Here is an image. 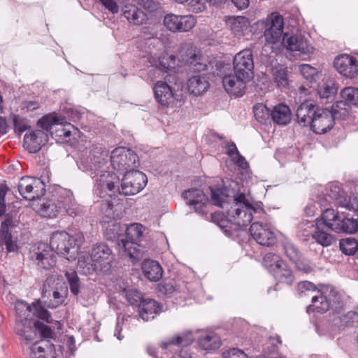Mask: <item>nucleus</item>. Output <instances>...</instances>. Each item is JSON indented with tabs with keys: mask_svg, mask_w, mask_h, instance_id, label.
<instances>
[{
	"mask_svg": "<svg viewBox=\"0 0 358 358\" xmlns=\"http://www.w3.org/2000/svg\"><path fill=\"white\" fill-rule=\"evenodd\" d=\"M15 310L18 320L15 330L17 334L28 341L31 340V324L34 322L35 317L47 323H50L52 320L50 313L42 306L39 301L33 302L31 305L24 301H17L15 303Z\"/></svg>",
	"mask_w": 358,
	"mask_h": 358,
	"instance_id": "nucleus-1",
	"label": "nucleus"
},
{
	"mask_svg": "<svg viewBox=\"0 0 358 358\" xmlns=\"http://www.w3.org/2000/svg\"><path fill=\"white\" fill-rule=\"evenodd\" d=\"M257 209L250 203L244 193L237 194L234 199L231 208L227 212L229 229H226L227 234L232 231H238L247 227L253 218Z\"/></svg>",
	"mask_w": 358,
	"mask_h": 358,
	"instance_id": "nucleus-2",
	"label": "nucleus"
},
{
	"mask_svg": "<svg viewBox=\"0 0 358 358\" xmlns=\"http://www.w3.org/2000/svg\"><path fill=\"white\" fill-rule=\"evenodd\" d=\"M125 231V238H121L117 243L120 256L129 257L133 260H139L143 254L141 247L138 244L144 232L142 224L134 223L127 227Z\"/></svg>",
	"mask_w": 358,
	"mask_h": 358,
	"instance_id": "nucleus-3",
	"label": "nucleus"
},
{
	"mask_svg": "<svg viewBox=\"0 0 358 358\" xmlns=\"http://www.w3.org/2000/svg\"><path fill=\"white\" fill-rule=\"evenodd\" d=\"M82 241L83 237L80 234L73 236L66 231H57L51 236L50 246L53 251L71 261L76 259Z\"/></svg>",
	"mask_w": 358,
	"mask_h": 358,
	"instance_id": "nucleus-4",
	"label": "nucleus"
},
{
	"mask_svg": "<svg viewBox=\"0 0 358 358\" xmlns=\"http://www.w3.org/2000/svg\"><path fill=\"white\" fill-rule=\"evenodd\" d=\"M108 151L101 146H93L88 153L82 155L77 162L78 168L92 177L98 176L99 171L106 168Z\"/></svg>",
	"mask_w": 358,
	"mask_h": 358,
	"instance_id": "nucleus-5",
	"label": "nucleus"
},
{
	"mask_svg": "<svg viewBox=\"0 0 358 358\" xmlns=\"http://www.w3.org/2000/svg\"><path fill=\"white\" fill-rule=\"evenodd\" d=\"M110 163L114 170L124 175L136 171L139 161L138 155L133 150L118 147L111 152Z\"/></svg>",
	"mask_w": 358,
	"mask_h": 358,
	"instance_id": "nucleus-6",
	"label": "nucleus"
},
{
	"mask_svg": "<svg viewBox=\"0 0 358 358\" xmlns=\"http://www.w3.org/2000/svg\"><path fill=\"white\" fill-rule=\"evenodd\" d=\"M176 57L181 66H186L192 71H203L207 67L201 51L191 43H182Z\"/></svg>",
	"mask_w": 358,
	"mask_h": 358,
	"instance_id": "nucleus-7",
	"label": "nucleus"
},
{
	"mask_svg": "<svg viewBox=\"0 0 358 358\" xmlns=\"http://www.w3.org/2000/svg\"><path fill=\"white\" fill-rule=\"evenodd\" d=\"M113 260L112 251L105 244L96 245L92 250L90 255V263L87 265L89 272L92 270L95 272L106 273L110 268V263Z\"/></svg>",
	"mask_w": 358,
	"mask_h": 358,
	"instance_id": "nucleus-8",
	"label": "nucleus"
},
{
	"mask_svg": "<svg viewBox=\"0 0 358 358\" xmlns=\"http://www.w3.org/2000/svg\"><path fill=\"white\" fill-rule=\"evenodd\" d=\"M342 306L343 302L339 296L332 293L328 297L324 291L320 289L312 296L311 304L307 307V311L324 313L332 308L334 311L338 312V309Z\"/></svg>",
	"mask_w": 358,
	"mask_h": 358,
	"instance_id": "nucleus-9",
	"label": "nucleus"
},
{
	"mask_svg": "<svg viewBox=\"0 0 358 358\" xmlns=\"http://www.w3.org/2000/svg\"><path fill=\"white\" fill-rule=\"evenodd\" d=\"M17 187L21 196L29 201L40 199L45 193V185L38 178L22 177Z\"/></svg>",
	"mask_w": 358,
	"mask_h": 358,
	"instance_id": "nucleus-10",
	"label": "nucleus"
},
{
	"mask_svg": "<svg viewBox=\"0 0 358 358\" xmlns=\"http://www.w3.org/2000/svg\"><path fill=\"white\" fill-rule=\"evenodd\" d=\"M30 257L35 264L44 269H50L56 264V256L53 250L50 245L44 243H38L31 247Z\"/></svg>",
	"mask_w": 358,
	"mask_h": 358,
	"instance_id": "nucleus-11",
	"label": "nucleus"
},
{
	"mask_svg": "<svg viewBox=\"0 0 358 358\" xmlns=\"http://www.w3.org/2000/svg\"><path fill=\"white\" fill-rule=\"evenodd\" d=\"M182 196L187 203L192 206L196 213L208 219V215L210 211L211 203L208 196L201 189H189L183 192Z\"/></svg>",
	"mask_w": 358,
	"mask_h": 358,
	"instance_id": "nucleus-12",
	"label": "nucleus"
},
{
	"mask_svg": "<svg viewBox=\"0 0 358 358\" xmlns=\"http://www.w3.org/2000/svg\"><path fill=\"white\" fill-rule=\"evenodd\" d=\"M153 91L157 101L167 108H173L180 101V95L173 92V89L166 81L158 80L154 85Z\"/></svg>",
	"mask_w": 358,
	"mask_h": 358,
	"instance_id": "nucleus-13",
	"label": "nucleus"
},
{
	"mask_svg": "<svg viewBox=\"0 0 358 358\" xmlns=\"http://www.w3.org/2000/svg\"><path fill=\"white\" fill-rule=\"evenodd\" d=\"M148 182L145 174L138 170L124 174L121 190L124 195H134L141 191Z\"/></svg>",
	"mask_w": 358,
	"mask_h": 358,
	"instance_id": "nucleus-14",
	"label": "nucleus"
},
{
	"mask_svg": "<svg viewBox=\"0 0 358 358\" xmlns=\"http://www.w3.org/2000/svg\"><path fill=\"white\" fill-rule=\"evenodd\" d=\"M233 64L235 73L250 80L252 78L254 62L251 50L245 49L237 53L234 58Z\"/></svg>",
	"mask_w": 358,
	"mask_h": 358,
	"instance_id": "nucleus-15",
	"label": "nucleus"
},
{
	"mask_svg": "<svg viewBox=\"0 0 358 358\" xmlns=\"http://www.w3.org/2000/svg\"><path fill=\"white\" fill-rule=\"evenodd\" d=\"M192 15H178L167 14L164 18V26L172 32H185L191 30L196 24Z\"/></svg>",
	"mask_w": 358,
	"mask_h": 358,
	"instance_id": "nucleus-16",
	"label": "nucleus"
},
{
	"mask_svg": "<svg viewBox=\"0 0 358 358\" xmlns=\"http://www.w3.org/2000/svg\"><path fill=\"white\" fill-rule=\"evenodd\" d=\"M250 232L259 245L268 247L273 245L276 242L275 233L267 224L262 222H253L250 227Z\"/></svg>",
	"mask_w": 358,
	"mask_h": 358,
	"instance_id": "nucleus-17",
	"label": "nucleus"
},
{
	"mask_svg": "<svg viewBox=\"0 0 358 358\" xmlns=\"http://www.w3.org/2000/svg\"><path fill=\"white\" fill-rule=\"evenodd\" d=\"M283 17L278 13H272L266 24L264 38L267 43L275 44L280 41L283 34Z\"/></svg>",
	"mask_w": 358,
	"mask_h": 358,
	"instance_id": "nucleus-18",
	"label": "nucleus"
},
{
	"mask_svg": "<svg viewBox=\"0 0 358 358\" xmlns=\"http://www.w3.org/2000/svg\"><path fill=\"white\" fill-rule=\"evenodd\" d=\"M282 43L287 50L299 52L300 55H310L313 52V48L301 34L289 35L285 33Z\"/></svg>",
	"mask_w": 358,
	"mask_h": 358,
	"instance_id": "nucleus-19",
	"label": "nucleus"
},
{
	"mask_svg": "<svg viewBox=\"0 0 358 358\" xmlns=\"http://www.w3.org/2000/svg\"><path fill=\"white\" fill-rule=\"evenodd\" d=\"M334 65L340 74L348 78H354L358 75V61L353 56L338 55L335 58Z\"/></svg>",
	"mask_w": 358,
	"mask_h": 358,
	"instance_id": "nucleus-20",
	"label": "nucleus"
},
{
	"mask_svg": "<svg viewBox=\"0 0 358 358\" xmlns=\"http://www.w3.org/2000/svg\"><path fill=\"white\" fill-rule=\"evenodd\" d=\"M335 123L332 114L328 109L320 108L310 125L311 130L317 134H325L332 129Z\"/></svg>",
	"mask_w": 358,
	"mask_h": 358,
	"instance_id": "nucleus-21",
	"label": "nucleus"
},
{
	"mask_svg": "<svg viewBox=\"0 0 358 358\" xmlns=\"http://www.w3.org/2000/svg\"><path fill=\"white\" fill-rule=\"evenodd\" d=\"M250 79L243 78L234 73V75L225 76L223 78L222 83L227 93L238 97L244 94L246 83Z\"/></svg>",
	"mask_w": 358,
	"mask_h": 358,
	"instance_id": "nucleus-22",
	"label": "nucleus"
},
{
	"mask_svg": "<svg viewBox=\"0 0 358 358\" xmlns=\"http://www.w3.org/2000/svg\"><path fill=\"white\" fill-rule=\"evenodd\" d=\"M319 107L312 101H306L301 103L296 109V116L297 122L301 127L311 125Z\"/></svg>",
	"mask_w": 358,
	"mask_h": 358,
	"instance_id": "nucleus-23",
	"label": "nucleus"
},
{
	"mask_svg": "<svg viewBox=\"0 0 358 358\" xmlns=\"http://www.w3.org/2000/svg\"><path fill=\"white\" fill-rule=\"evenodd\" d=\"M48 141V134L44 131L38 129L24 137L23 145L30 153L38 152L41 147Z\"/></svg>",
	"mask_w": 358,
	"mask_h": 358,
	"instance_id": "nucleus-24",
	"label": "nucleus"
},
{
	"mask_svg": "<svg viewBox=\"0 0 358 358\" xmlns=\"http://www.w3.org/2000/svg\"><path fill=\"white\" fill-rule=\"evenodd\" d=\"M36 210L43 217H55L62 215L64 210L62 199H43L36 206Z\"/></svg>",
	"mask_w": 358,
	"mask_h": 358,
	"instance_id": "nucleus-25",
	"label": "nucleus"
},
{
	"mask_svg": "<svg viewBox=\"0 0 358 358\" xmlns=\"http://www.w3.org/2000/svg\"><path fill=\"white\" fill-rule=\"evenodd\" d=\"M195 73L190 76L187 80V90L190 94L200 96L206 92L210 87V83L205 74L201 71H194Z\"/></svg>",
	"mask_w": 358,
	"mask_h": 358,
	"instance_id": "nucleus-26",
	"label": "nucleus"
},
{
	"mask_svg": "<svg viewBox=\"0 0 358 358\" xmlns=\"http://www.w3.org/2000/svg\"><path fill=\"white\" fill-rule=\"evenodd\" d=\"M331 229L324 224L322 222L315 221V227L312 232V238L315 242L323 247L331 245L336 238L333 234L330 233Z\"/></svg>",
	"mask_w": 358,
	"mask_h": 358,
	"instance_id": "nucleus-27",
	"label": "nucleus"
},
{
	"mask_svg": "<svg viewBox=\"0 0 358 358\" xmlns=\"http://www.w3.org/2000/svg\"><path fill=\"white\" fill-rule=\"evenodd\" d=\"M106 169H101L98 176H93L92 177H97L96 185L101 191L108 190L111 192L117 186L119 178L115 173L108 171Z\"/></svg>",
	"mask_w": 358,
	"mask_h": 358,
	"instance_id": "nucleus-28",
	"label": "nucleus"
},
{
	"mask_svg": "<svg viewBox=\"0 0 358 358\" xmlns=\"http://www.w3.org/2000/svg\"><path fill=\"white\" fill-rule=\"evenodd\" d=\"M122 15L131 25H142L148 20L145 13L133 4H127L122 8Z\"/></svg>",
	"mask_w": 358,
	"mask_h": 358,
	"instance_id": "nucleus-29",
	"label": "nucleus"
},
{
	"mask_svg": "<svg viewBox=\"0 0 358 358\" xmlns=\"http://www.w3.org/2000/svg\"><path fill=\"white\" fill-rule=\"evenodd\" d=\"M194 340V335L191 331H185L175 335L171 338H168L160 343V347L163 350H167L172 345H181L187 347Z\"/></svg>",
	"mask_w": 358,
	"mask_h": 358,
	"instance_id": "nucleus-30",
	"label": "nucleus"
},
{
	"mask_svg": "<svg viewBox=\"0 0 358 358\" xmlns=\"http://www.w3.org/2000/svg\"><path fill=\"white\" fill-rule=\"evenodd\" d=\"M140 317L144 321H149L154 319L155 316L161 312V307L159 303L150 299H145L138 306Z\"/></svg>",
	"mask_w": 358,
	"mask_h": 358,
	"instance_id": "nucleus-31",
	"label": "nucleus"
},
{
	"mask_svg": "<svg viewBox=\"0 0 358 358\" xmlns=\"http://www.w3.org/2000/svg\"><path fill=\"white\" fill-rule=\"evenodd\" d=\"M271 117L278 125H287L292 119L290 108L284 103L278 104L271 111Z\"/></svg>",
	"mask_w": 358,
	"mask_h": 358,
	"instance_id": "nucleus-32",
	"label": "nucleus"
},
{
	"mask_svg": "<svg viewBox=\"0 0 358 358\" xmlns=\"http://www.w3.org/2000/svg\"><path fill=\"white\" fill-rule=\"evenodd\" d=\"M142 271L144 275L150 281H159L163 275V269L157 262L145 259L142 264Z\"/></svg>",
	"mask_w": 358,
	"mask_h": 358,
	"instance_id": "nucleus-33",
	"label": "nucleus"
},
{
	"mask_svg": "<svg viewBox=\"0 0 358 358\" xmlns=\"http://www.w3.org/2000/svg\"><path fill=\"white\" fill-rule=\"evenodd\" d=\"M198 344L201 349L211 352L219 349L222 345V341L217 334L213 332H208L199 336Z\"/></svg>",
	"mask_w": 358,
	"mask_h": 358,
	"instance_id": "nucleus-34",
	"label": "nucleus"
},
{
	"mask_svg": "<svg viewBox=\"0 0 358 358\" xmlns=\"http://www.w3.org/2000/svg\"><path fill=\"white\" fill-rule=\"evenodd\" d=\"M332 229L336 233L353 234L358 229V222L353 218H345L339 215L335 223L332 224Z\"/></svg>",
	"mask_w": 358,
	"mask_h": 358,
	"instance_id": "nucleus-35",
	"label": "nucleus"
},
{
	"mask_svg": "<svg viewBox=\"0 0 358 358\" xmlns=\"http://www.w3.org/2000/svg\"><path fill=\"white\" fill-rule=\"evenodd\" d=\"M104 230V236L108 241H120V237L123 236L124 227L117 222L115 220L104 221L103 224Z\"/></svg>",
	"mask_w": 358,
	"mask_h": 358,
	"instance_id": "nucleus-36",
	"label": "nucleus"
},
{
	"mask_svg": "<svg viewBox=\"0 0 358 358\" xmlns=\"http://www.w3.org/2000/svg\"><path fill=\"white\" fill-rule=\"evenodd\" d=\"M271 274L280 282L289 285L293 282L294 276L292 271L289 268L285 261L281 262V264L279 266H275V269Z\"/></svg>",
	"mask_w": 358,
	"mask_h": 358,
	"instance_id": "nucleus-37",
	"label": "nucleus"
},
{
	"mask_svg": "<svg viewBox=\"0 0 358 358\" xmlns=\"http://www.w3.org/2000/svg\"><path fill=\"white\" fill-rule=\"evenodd\" d=\"M59 117L60 120L56 123L55 127H52L50 135L58 143L67 142V138L70 137L71 132L66 128L64 124V119L62 116Z\"/></svg>",
	"mask_w": 358,
	"mask_h": 358,
	"instance_id": "nucleus-38",
	"label": "nucleus"
},
{
	"mask_svg": "<svg viewBox=\"0 0 358 358\" xmlns=\"http://www.w3.org/2000/svg\"><path fill=\"white\" fill-rule=\"evenodd\" d=\"M66 295L67 287L62 286L57 289L53 290L51 292L50 299L44 302L48 308H56L64 302Z\"/></svg>",
	"mask_w": 358,
	"mask_h": 358,
	"instance_id": "nucleus-39",
	"label": "nucleus"
},
{
	"mask_svg": "<svg viewBox=\"0 0 358 358\" xmlns=\"http://www.w3.org/2000/svg\"><path fill=\"white\" fill-rule=\"evenodd\" d=\"M229 190L227 188L217 187L210 188L211 199L210 202L212 206H216L217 207H223V205L227 201L229 198Z\"/></svg>",
	"mask_w": 358,
	"mask_h": 358,
	"instance_id": "nucleus-40",
	"label": "nucleus"
},
{
	"mask_svg": "<svg viewBox=\"0 0 358 358\" xmlns=\"http://www.w3.org/2000/svg\"><path fill=\"white\" fill-rule=\"evenodd\" d=\"M63 286L62 283V280L57 275H50L48 276L43 285L42 289V296L43 299L51 296V292L53 290L57 289L60 287Z\"/></svg>",
	"mask_w": 358,
	"mask_h": 358,
	"instance_id": "nucleus-41",
	"label": "nucleus"
},
{
	"mask_svg": "<svg viewBox=\"0 0 358 358\" xmlns=\"http://www.w3.org/2000/svg\"><path fill=\"white\" fill-rule=\"evenodd\" d=\"M350 108L351 107L341 99L332 105L330 112L335 120H345L348 117Z\"/></svg>",
	"mask_w": 358,
	"mask_h": 358,
	"instance_id": "nucleus-42",
	"label": "nucleus"
},
{
	"mask_svg": "<svg viewBox=\"0 0 358 358\" xmlns=\"http://www.w3.org/2000/svg\"><path fill=\"white\" fill-rule=\"evenodd\" d=\"M271 71L273 79L278 87L284 88L288 86L289 80L286 68L278 66L273 67Z\"/></svg>",
	"mask_w": 358,
	"mask_h": 358,
	"instance_id": "nucleus-43",
	"label": "nucleus"
},
{
	"mask_svg": "<svg viewBox=\"0 0 358 358\" xmlns=\"http://www.w3.org/2000/svg\"><path fill=\"white\" fill-rule=\"evenodd\" d=\"M64 210L62 215L68 214L71 217L80 215L83 213L82 208L71 197H65L62 199Z\"/></svg>",
	"mask_w": 358,
	"mask_h": 358,
	"instance_id": "nucleus-44",
	"label": "nucleus"
},
{
	"mask_svg": "<svg viewBox=\"0 0 358 358\" xmlns=\"http://www.w3.org/2000/svg\"><path fill=\"white\" fill-rule=\"evenodd\" d=\"M59 120V116L50 114L39 119L37 122V125L42 129V131L46 133L49 132L50 134L51 130L53 129L52 127H55L56 123Z\"/></svg>",
	"mask_w": 358,
	"mask_h": 358,
	"instance_id": "nucleus-45",
	"label": "nucleus"
},
{
	"mask_svg": "<svg viewBox=\"0 0 358 358\" xmlns=\"http://www.w3.org/2000/svg\"><path fill=\"white\" fill-rule=\"evenodd\" d=\"M341 99L350 106H358V88L348 87L341 92Z\"/></svg>",
	"mask_w": 358,
	"mask_h": 358,
	"instance_id": "nucleus-46",
	"label": "nucleus"
},
{
	"mask_svg": "<svg viewBox=\"0 0 358 358\" xmlns=\"http://www.w3.org/2000/svg\"><path fill=\"white\" fill-rule=\"evenodd\" d=\"M339 247L343 254L353 255L358 250V242L352 238H343L340 241Z\"/></svg>",
	"mask_w": 358,
	"mask_h": 358,
	"instance_id": "nucleus-47",
	"label": "nucleus"
},
{
	"mask_svg": "<svg viewBox=\"0 0 358 358\" xmlns=\"http://www.w3.org/2000/svg\"><path fill=\"white\" fill-rule=\"evenodd\" d=\"M65 276L69 284L71 292L73 295H78L80 293V282L76 271L73 269L67 270Z\"/></svg>",
	"mask_w": 358,
	"mask_h": 358,
	"instance_id": "nucleus-48",
	"label": "nucleus"
},
{
	"mask_svg": "<svg viewBox=\"0 0 358 358\" xmlns=\"http://www.w3.org/2000/svg\"><path fill=\"white\" fill-rule=\"evenodd\" d=\"M31 328L32 337L31 341L34 338L37 331L41 334L43 338H49L53 336L54 333L52 329L41 322L34 320V322H33L31 324Z\"/></svg>",
	"mask_w": 358,
	"mask_h": 358,
	"instance_id": "nucleus-49",
	"label": "nucleus"
},
{
	"mask_svg": "<svg viewBox=\"0 0 358 358\" xmlns=\"http://www.w3.org/2000/svg\"><path fill=\"white\" fill-rule=\"evenodd\" d=\"M302 76L309 83H315L319 77L318 71L309 64H303L299 66Z\"/></svg>",
	"mask_w": 358,
	"mask_h": 358,
	"instance_id": "nucleus-50",
	"label": "nucleus"
},
{
	"mask_svg": "<svg viewBox=\"0 0 358 358\" xmlns=\"http://www.w3.org/2000/svg\"><path fill=\"white\" fill-rule=\"evenodd\" d=\"M282 262L284 260L278 255L271 252L266 253L263 258V264L271 273L275 271V266H279Z\"/></svg>",
	"mask_w": 358,
	"mask_h": 358,
	"instance_id": "nucleus-51",
	"label": "nucleus"
},
{
	"mask_svg": "<svg viewBox=\"0 0 358 358\" xmlns=\"http://www.w3.org/2000/svg\"><path fill=\"white\" fill-rule=\"evenodd\" d=\"M254 115L256 120L263 123L271 117V112L266 105L262 103H256L253 106Z\"/></svg>",
	"mask_w": 358,
	"mask_h": 358,
	"instance_id": "nucleus-52",
	"label": "nucleus"
},
{
	"mask_svg": "<svg viewBox=\"0 0 358 358\" xmlns=\"http://www.w3.org/2000/svg\"><path fill=\"white\" fill-rule=\"evenodd\" d=\"M339 215V213L333 208H327L323 212L322 218L317 219L316 221L322 222L325 226L332 229V224L336 222Z\"/></svg>",
	"mask_w": 358,
	"mask_h": 358,
	"instance_id": "nucleus-53",
	"label": "nucleus"
},
{
	"mask_svg": "<svg viewBox=\"0 0 358 358\" xmlns=\"http://www.w3.org/2000/svg\"><path fill=\"white\" fill-rule=\"evenodd\" d=\"M316 286L309 281H302L298 284L297 291L301 296H312L316 294V291H319Z\"/></svg>",
	"mask_w": 358,
	"mask_h": 358,
	"instance_id": "nucleus-54",
	"label": "nucleus"
},
{
	"mask_svg": "<svg viewBox=\"0 0 358 358\" xmlns=\"http://www.w3.org/2000/svg\"><path fill=\"white\" fill-rule=\"evenodd\" d=\"M249 21L247 17L237 16L231 22V29L236 34L243 32L249 27Z\"/></svg>",
	"mask_w": 358,
	"mask_h": 358,
	"instance_id": "nucleus-55",
	"label": "nucleus"
},
{
	"mask_svg": "<svg viewBox=\"0 0 358 358\" xmlns=\"http://www.w3.org/2000/svg\"><path fill=\"white\" fill-rule=\"evenodd\" d=\"M283 248L286 256L294 262H297L301 257V253L297 247L290 241L283 243Z\"/></svg>",
	"mask_w": 358,
	"mask_h": 358,
	"instance_id": "nucleus-56",
	"label": "nucleus"
},
{
	"mask_svg": "<svg viewBox=\"0 0 358 358\" xmlns=\"http://www.w3.org/2000/svg\"><path fill=\"white\" fill-rule=\"evenodd\" d=\"M48 346L47 341H40L36 342L31 347V358H47L45 356V348Z\"/></svg>",
	"mask_w": 358,
	"mask_h": 358,
	"instance_id": "nucleus-57",
	"label": "nucleus"
},
{
	"mask_svg": "<svg viewBox=\"0 0 358 358\" xmlns=\"http://www.w3.org/2000/svg\"><path fill=\"white\" fill-rule=\"evenodd\" d=\"M318 94L322 99H327L336 92L335 85L331 82H326L318 87Z\"/></svg>",
	"mask_w": 358,
	"mask_h": 358,
	"instance_id": "nucleus-58",
	"label": "nucleus"
},
{
	"mask_svg": "<svg viewBox=\"0 0 358 358\" xmlns=\"http://www.w3.org/2000/svg\"><path fill=\"white\" fill-rule=\"evenodd\" d=\"M126 298L131 306H139L144 301L142 294L136 289H129L126 292Z\"/></svg>",
	"mask_w": 358,
	"mask_h": 358,
	"instance_id": "nucleus-59",
	"label": "nucleus"
},
{
	"mask_svg": "<svg viewBox=\"0 0 358 358\" xmlns=\"http://www.w3.org/2000/svg\"><path fill=\"white\" fill-rule=\"evenodd\" d=\"M10 117L13 120L15 133H17L18 135H21L27 129L25 120L15 114H12Z\"/></svg>",
	"mask_w": 358,
	"mask_h": 358,
	"instance_id": "nucleus-60",
	"label": "nucleus"
},
{
	"mask_svg": "<svg viewBox=\"0 0 358 358\" xmlns=\"http://www.w3.org/2000/svg\"><path fill=\"white\" fill-rule=\"evenodd\" d=\"M5 245L6 250L8 252H14L17 245L14 241H12L11 234H0V245Z\"/></svg>",
	"mask_w": 358,
	"mask_h": 358,
	"instance_id": "nucleus-61",
	"label": "nucleus"
},
{
	"mask_svg": "<svg viewBox=\"0 0 358 358\" xmlns=\"http://www.w3.org/2000/svg\"><path fill=\"white\" fill-rule=\"evenodd\" d=\"M210 213V217L211 218V220L214 222L217 223V224L222 229H229V224L227 221V217H226V219L223 220L221 219L222 215L220 213H213L212 210L210 209V211L208 213Z\"/></svg>",
	"mask_w": 358,
	"mask_h": 358,
	"instance_id": "nucleus-62",
	"label": "nucleus"
},
{
	"mask_svg": "<svg viewBox=\"0 0 358 358\" xmlns=\"http://www.w3.org/2000/svg\"><path fill=\"white\" fill-rule=\"evenodd\" d=\"M222 358H248V357L243 350L231 348L223 352Z\"/></svg>",
	"mask_w": 358,
	"mask_h": 358,
	"instance_id": "nucleus-63",
	"label": "nucleus"
},
{
	"mask_svg": "<svg viewBox=\"0 0 358 358\" xmlns=\"http://www.w3.org/2000/svg\"><path fill=\"white\" fill-rule=\"evenodd\" d=\"M8 190V187L5 184L0 185V217H1L6 210L5 197Z\"/></svg>",
	"mask_w": 358,
	"mask_h": 358,
	"instance_id": "nucleus-64",
	"label": "nucleus"
}]
</instances>
